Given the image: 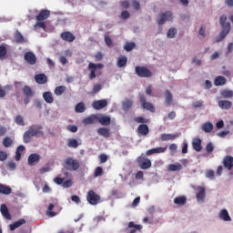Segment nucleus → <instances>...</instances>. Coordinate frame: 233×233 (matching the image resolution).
<instances>
[{
    "label": "nucleus",
    "mask_w": 233,
    "mask_h": 233,
    "mask_svg": "<svg viewBox=\"0 0 233 233\" xmlns=\"http://www.w3.org/2000/svg\"><path fill=\"white\" fill-rule=\"evenodd\" d=\"M219 25L222 27V30L219 34V38L217 39V42L223 41L230 34L231 25L229 22H227V15H222L219 18Z\"/></svg>",
    "instance_id": "nucleus-1"
},
{
    "label": "nucleus",
    "mask_w": 233,
    "mask_h": 233,
    "mask_svg": "<svg viewBox=\"0 0 233 233\" xmlns=\"http://www.w3.org/2000/svg\"><path fill=\"white\" fill-rule=\"evenodd\" d=\"M105 68L103 64H94L90 62L87 66V69L89 70L88 78L93 80L97 77V76H101V70Z\"/></svg>",
    "instance_id": "nucleus-2"
},
{
    "label": "nucleus",
    "mask_w": 233,
    "mask_h": 233,
    "mask_svg": "<svg viewBox=\"0 0 233 233\" xmlns=\"http://www.w3.org/2000/svg\"><path fill=\"white\" fill-rule=\"evenodd\" d=\"M63 167L66 170H69V172H76V170H79V167H81V164H79V160L74 159L73 157H67L63 164Z\"/></svg>",
    "instance_id": "nucleus-3"
},
{
    "label": "nucleus",
    "mask_w": 233,
    "mask_h": 233,
    "mask_svg": "<svg viewBox=\"0 0 233 233\" xmlns=\"http://www.w3.org/2000/svg\"><path fill=\"white\" fill-rule=\"evenodd\" d=\"M86 201L92 206L99 205V203H101V196L91 189L87 192Z\"/></svg>",
    "instance_id": "nucleus-4"
},
{
    "label": "nucleus",
    "mask_w": 233,
    "mask_h": 233,
    "mask_svg": "<svg viewBox=\"0 0 233 233\" xmlns=\"http://www.w3.org/2000/svg\"><path fill=\"white\" fill-rule=\"evenodd\" d=\"M174 19V14L172 11H166L164 13H160L157 18V25H165L167 21H172Z\"/></svg>",
    "instance_id": "nucleus-5"
},
{
    "label": "nucleus",
    "mask_w": 233,
    "mask_h": 233,
    "mask_svg": "<svg viewBox=\"0 0 233 233\" xmlns=\"http://www.w3.org/2000/svg\"><path fill=\"white\" fill-rule=\"evenodd\" d=\"M135 73L138 77H152V71H150V69H148L147 66H136Z\"/></svg>",
    "instance_id": "nucleus-6"
},
{
    "label": "nucleus",
    "mask_w": 233,
    "mask_h": 233,
    "mask_svg": "<svg viewBox=\"0 0 233 233\" xmlns=\"http://www.w3.org/2000/svg\"><path fill=\"white\" fill-rule=\"evenodd\" d=\"M139 101L144 110H148L149 112H156V107L154 106V104L147 102V97L145 96V95H141L139 96Z\"/></svg>",
    "instance_id": "nucleus-7"
},
{
    "label": "nucleus",
    "mask_w": 233,
    "mask_h": 233,
    "mask_svg": "<svg viewBox=\"0 0 233 233\" xmlns=\"http://www.w3.org/2000/svg\"><path fill=\"white\" fill-rule=\"evenodd\" d=\"M137 162L142 170H147V168L152 167V161L145 157H138Z\"/></svg>",
    "instance_id": "nucleus-8"
},
{
    "label": "nucleus",
    "mask_w": 233,
    "mask_h": 233,
    "mask_svg": "<svg viewBox=\"0 0 233 233\" xmlns=\"http://www.w3.org/2000/svg\"><path fill=\"white\" fill-rule=\"evenodd\" d=\"M141 232L143 230V226L140 224H136L134 221H131L127 225V228H126L127 233H137Z\"/></svg>",
    "instance_id": "nucleus-9"
},
{
    "label": "nucleus",
    "mask_w": 233,
    "mask_h": 233,
    "mask_svg": "<svg viewBox=\"0 0 233 233\" xmlns=\"http://www.w3.org/2000/svg\"><path fill=\"white\" fill-rule=\"evenodd\" d=\"M106 106H108V101L106 99L96 100L92 104V107L95 110H103Z\"/></svg>",
    "instance_id": "nucleus-10"
},
{
    "label": "nucleus",
    "mask_w": 233,
    "mask_h": 233,
    "mask_svg": "<svg viewBox=\"0 0 233 233\" xmlns=\"http://www.w3.org/2000/svg\"><path fill=\"white\" fill-rule=\"evenodd\" d=\"M222 165L227 170H232V168H233V157L230 156V155H227L226 157H224L223 161H222Z\"/></svg>",
    "instance_id": "nucleus-11"
},
{
    "label": "nucleus",
    "mask_w": 233,
    "mask_h": 233,
    "mask_svg": "<svg viewBox=\"0 0 233 233\" xmlns=\"http://www.w3.org/2000/svg\"><path fill=\"white\" fill-rule=\"evenodd\" d=\"M41 127L39 126H31L28 129L31 135H33V137H39L41 136H44V132L41 131Z\"/></svg>",
    "instance_id": "nucleus-12"
},
{
    "label": "nucleus",
    "mask_w": 233,
    "mask_h": 233,
    "mask_svg": "<svg viewBox=\"0 0 233 233\" xmlns=\"http://www.w3.org/2000/svg\"><path fill=\"white\" fill-rule=\"evenodd\" d=\"M60 37L63 41H66L67 43H73V41H76V35H74L70 31L63 32L60 35Z\"/></svg>",
    "instance_id": "nucleus-13"
},
{
    "label": "nucleus",
    "mask_w": 233,
    "mask_h": 233,
    "mask_svg": "<svg viewBox=\"0 0 233 233\" xmlns=\"http://www.w3.org/2000/svg\"><path fill=\"white\" fill-rule=\"evenodd\" d=\"M168 149V147H155L152 149H148L146 152V156H153V154H165L166 150Z\"/></svg>",
    "instance_id": "nucleus-14"
},
{
    "label": "nucleus",
    "mask_w": 233,
    "mask_h": 233,
    "mask_svg": "<svg viewBox=\"0 0 233 233\" xmlns=\"http://www.w3.org/2000/svg\"><path fill=\"white\" fill-rule=\"evenodd\" d=\"M50 17V10L42 9L39 14L36 15V21H46Z\"/></svg>",
    "instance_id": "nucleus-15"
},
{
    "label": "nucleus",
    "mask_w": 233,
    "mask_h": 233,
    "mask_svg": "<svg viewBox=\"0 0 233 233\" xmlns=\"http://www.w3.org/2000/svg\"><path fill=\"white\" fill-rule=\"evenodd\" d=\"M35 81L38 85H46V83H48V76L43 73L36 74L35 76Z\"/></svg>",
    "instance_id": "nucleus-16"
},
{
    "label": "nucleus",
    "mask_w": 233,
    "mask_h": 233,
    "mask_svg": "<svg viewBox=\"0 0 233 233\" xmlns=\"http://www.w3.org/2000/svg\"><path fill=\"white\" fill-rule=\"evenodd\" d=\"M24 59L28 63V65H35L37 61L35 55L32 52H26L24 56Z\"/></svg>",
    "instance_id": "nucleus-17"
},
{
    "label": "nucleus",
    "mask_w": 233,
    "mask_h": 233,
    "mask_svg": "<svg viewBox=\"0 0 233 233\" xmlns=\"http://www.w3.org/2000/svg\"><path fill=\"white\" fill-rule=\"evenodd\" d=\"M164 97L166 106H170L174 101V96H172V92H170L168 89H166L164 92Z\"/></svg>",
    "instance_id": "nucleus-18"
},
{
    "label": "nucleus",
    "mask_w": 233,
    "mask_h": 233,
    "mask_svg": "<svg viewBox=\"0 0 233 233\" xmlns=\"http://www.w3.org/2000/svg\"><path fill=\"white\" fill-rule=\"evenodd\" d=\"M40 159H41V156H39V154H37V153L31 154L28 157L29 167H34V165H35V163H39Z\"/></svg>",
    "instance_id": "nucleus-19"
},
{
    "label": "nucleus",
    "mask_w": 233,
    "mask_h": 233,
    "mask_svg": "<svg viewBox=\"0 0 233 233\" xmlns=\"http://www.w3.org/2000/svg\"><path fill=\"white\" fill-rule=\"evenodd\" d=\"M181 134H162L160 136L161 141H174V139H177Z\"/></svg>",
    "instance_id": "nucleus-20"
},
{
    "label": "nucleus",
    "mask_w": 233,
    "mask_h": 233,
    "mask_svg": "<svg viewBox=\"0 0 233 233\" xmlns=\"http://www.w3.org/2000/svg\"><path fill=\"white\" fill-rule=\"evenodd\" d=\"M98 117L97 115H91L86 118H84L83 123L84 125H96L97 123Z\"/></svg>",
    "instance_id": "nucleus-21"
},
{
    "label": "nucleus",
    "mask_w": 233,
    "mask_h": 233,
    "mask_svg": "<svg viewBox=\"0 0 233 233\" xmlns=\"http://www.w3.org/2000/svg\"><path fill=\"white\" fill-rule=\"evenodd\" d=\"M218 218L222 219V221H232V218H230V215H228V211L226 208L220 210Z\"/></svg>",
    "instance_id": "nucleus-22"
},
{
    "label": "nucleus",
    "mask_w": 233,
    "mask_h": 233,
    "mask_svg": "<svg viewBox=\"0 0 233 233\" xmlns=\"http://www.w3.org/2000/svg\"><path fill=\"white\" fill-rule=\"evenodd\" d=\"M218 106L222 110H228L229 108H232V102L229 100H220L218 101Z\"/></svg>",
    "instance_id": "nucleus-23"
},
{
    "label": "nucleus",
    "mask_w": 233,
    "mask_h": 233,
    "mask_svg": "<svg viewBox=\"0 0 233 233\" xmlns=\"http://www.w3.org/2000/svg\"><path fill=\"white\" fill-rule=\"evenodd\" d=\"M192 147L196 152H201L203 147L201 146V138H194L192 141Z\"/></svg>",
    "instance_id": "nucleus-24"
},
{
    "label": "nucleus",
    "mask_w": 233,
    "mask_h": 233,
    "mask_svg": "<svg viewBox=\"0 0 233 233\" xmlns=\"http://www.w3.org/2000/svg\"><path fill=\"white\" fill-rule=\"evenodd\" d=\"M134 105V102L128 98H126L123 102H122V109L124 110V112H128L129 108H131Z\"/></svg>",
    "instance_id": "nucleus-25"
},
{
    "label": "nucleus",
    "mask_w": 233,
    "mask_h": 233,
    "mask_svg": "<svg viewBox=\"0 0 233 233\" xmlns=\"http://www.w3.org/2000/svg\"><path fill=\"white\" fill-rule=\"evenodd\" d=\"M137 132L138 134H140L141 136H147V134H148V132H150V129L148 128V126L146 124H141L138 126L137 127Z\"/></svg>",
    "instance_id": "nucleus-26"
},
{
    "label": "nucleus",
    "mask_w": 233,
    "mask_h": 233,
    "mask_svg": "<svg viewBox=\"0 0 233 233\" xmlns=\"http://www.w3.org/2000/svg\"><path fill=\"white\" fill-rule=\"evenodd\" d=\"M0 212L4 216V218H5V219H12V215H10L8 208L5 204L1 205Z\"/></svg>",
    "instance_id": "nucleus-27"
},
{
    "label": "nucleus",
    "mask_w": 233,
    "mask_h": 233,
    "mask_svg": "<svg viewBox=\"0 0 233 233\" xmlns=\"http://www.w3.org/2000/svg\"><path fill=\"white\" fill-rule=\"evenodd\" d=\"M215 86H223V85H227V78L223 76H218L214 80Z\"/></svg>",
    "instance_id": "nucleus-28"
},
{
    "label": "nucleus",
    "mask_w": 233,
    "mask_h": 233,
    "mask_svg": "<svg viewBox=\"0 0 233 233\" xmlns=\"http://www.w3.org/2000/svg\"><path fill=\"white\" fill-rule=\"evenodd\" d=\"M43 99L46 101V103H48L51 105V103H54V96L52 95V92L46 91L43 93Z\"/></svg>",
    "instance_id": "nucleus-29"
},
{
    "label": "nucleus",
    "mask_w": 233,
    "mask_h": 233,
    "mask_svg": "<svg viewBox=\"0 0 233 233\" xmlns=\"http://www.w3.org/2000/svg\"><path fill=\"white\" fill-rule=\"evenodd\" d=\"M25 97H34V90L29 86H25L22 89Z\"/></svg>",
    "instance_id": "nucleus-30"
},
{
    "label": "nucleus",
    "mask_w": 233,
    "mask_h": 233,
    "mask_svg": "<svg viewBox=\"0 0 233 233\" xmlns=\"http://www.w3.org/2000/svg\"><path fill=\"white\" fill-rule=\"evenodd\" d=\"M206 191L205 187H198V192L197 193V201H205Z\"/></svg>",
    "instance_id": "nucleus-31"
},
{
    "label": "nucleus",
    "mask_w": 233,
    "mask_h": 233,
    "mask_svg": "<svg viewBox=\"0 0 233 233\" xmlns=\"http://www.w3.org/2000/svg\"><path fill=\"white\" fill-rule=\"evenodd\" d=\"M98 122H100V124L103 125V127H108V125H110V123H112V120L110 119V116H102L100 117H98Z\"/></svg>",
    "instance_id": "nucleus-32"
},
{
    "label": "nucleus",
    "mask_w": 233,
    "mask_h": 233,
    "mask_svg": "<svg viewBox=\"0 0 233 233\" xmlns=\"http://www.w3.org/2000/svg\"><path fill=\"white\" fill-rule=\"evenodd\" d=\"M203 132H206V134H210L212 130H214V125L210 122H206L201 127Z\"/></svg>",
    "instance_id": "nucleus-33"
},
{
    "label": "nucleus",
    "mask_w": 233,
    "mask_h": 233,
    "mask_svg": "<svg viewBox=\"0 0 233 233\" xmlns=\"http://www.w3.org/2000/svg\"><path fill=\"white\" fill-rule=\"evenodd\" d=\"M174 204L178 205L179 207L187 204V197L179 196L174 198Z\"/></svg>",
    "instance_id": "nucleus-34"
},
{
    "label": "nucleus",
    "mask_w": 233,
    "mask_h": 233,
    "mask_svg": "<svg viewBox=\"0 0 233 233\" xmlns=\"http://www.w3.org/2000/svg\"><path fill=\"white\" fill-rule=\"evenodd\" d=\"M98 136H102V137H110V129L106 127H100L97 129Z\"/></svg>",
    "instance_id": "nucleus-35"
},
{
    "label": "nucleus",
    "mask_w": 233,
    "mask_h": 233,
    "mask_svg": "<svg viewBox=\"0 0 233 233\" xmlns=\"http://www.w3.org/2000/svg\"><path fill=\"white\" fill-rule=\"evenodd\" d=\"M25 223H26V220H25V218L19 219L18 221H15L9 226L10 230H15V228H19V227H21V225H25Z\"/></svg>",
    "instance_id": "nucleus-36"
},
{
    "label": "nucleus",
    "mask_w": 233,
    "mask_h": 233,
    "mask_svg": "<svg viewBox=\"0 0 233 233\" xmlns=\"http://www.w3.org/2000/svg\"><path fill=\"white\" fill-rule=\"evenodd\" d=\"M0 194H5V196H8L12 194V188L8 186L0 184Z\"/></svg>",
    "instance_id": "nucleus-37"
},
{
    "label": "nucleus",
    "mask_w": 233,
    "mask_h": 233,
    "mask_svg": "<svg viewBox=\"0 0 233 233\" xmlns=\"http://www.w3.org/2000/svg\"><path fill=\"white\" fill-rule=\"evenodd\" d=\"M183 168V166H181V164H170L167 167V170H169V172H179V170H181Z\"/></svg>",
    "instance_id": "nucleus-38"
},
{
    "label": "nucleus",
    "mask_w": 233,
    "mask_h": 233,
    "mask_svg": "<svg viewBox=\"0 0 233 233\" xmlns=\"http://www.w3.org/2000/svg\"><path fill=\"white\" fill-rule=\"evenodd\" d=\"M220 96L224 97V99H231L233 96V91L228 89H223L220 91Z\"/></svg>",
    "instance_id": "nucleus-39"
},
{
    "label": "nucleus",
    "mask_w": 233,
    "mask_h": 233,
    "mask_svg": "<svg viewBox=\"0 0 233 233\" xmlns=\"http://www.w3.org/2000/svg\"><path fill=\"white\" fill-rule=\"evenodd\" d=\"M67 147L69 148H77V147H79V142L76 138H69L67 140Z\"/></svg>",
    "instance_id": "nucleus-40"
},
{
    "label": "nucleus",
    "mask_w": 233,
    "mask_h": 233,
    "mask_svg": "<svg viewBox=\"0 0 233 233\" xmlns=\"http://www.w3.org/2000/svg\"><path fill=\"white\" fill-rule=\"evenodd\" d=\"M65 92H66V86H58L55 88L54 93L56 96H63V94H65Z\"/></svg>",
    "instance_id": "nucleus-41"
},
{
    "label": "nucleus",
    "mask_w": 233,
    "mask_h": 233,
    "mask_svg": "<svg viewBox=\"0 0 233 233\" xmlns=\"http://www.w3.org/2000/svg\"><path fill=\"white\" fill-rule=\"evenodd\" d=\"M127 62H128V59L127 58V56H123L118 57V60H117L118 68H123V66H125Z\"/></svg>",
    "instance_id": "nucleus-42"
},
{
    "label": "nucleus",
    "mask_w": 233,
    "mask_h": 233,
    "mask_svg": "<svg viewBox=\"0 0 233 233\" xmlns=\"http://www.w3.org/2000/svg\"><path fill=\"white\" fill-rule=\"evenodd\" d=\"M54 207H56L54 204L48 206L46 210V216H48V218H56V216H57V213L52 211L54 210Z\"/></svg>",
    "instance_id": "nucleus-43"
},
{
    "label": "nucleus",
    "mask_w": 233,
    "mask_h": 233,
    "mask_svg": "<svg viewBox=\"0 0 233 233\" xmlns=\"http://www.w3.org/2000/svg\"><path fill=\"white\" fill-rule=\"evenodd\" d=\"M75 110L78 114H83V112H85L86 110V107L85 106V103L80 102V103L76 104Z\"/></svg>",
    "instance_id": "nucleus-44"
},
{
    "label": "nucleus",
    "mask_w": 233,
    "mask_h": 233,
    "mask_svg": "<svg viewBox=\"0 0 233 233\" xmlns=\"http://www.w3.org/2000/svg\"><path fill=\"white\" fill-rule=\"evenodd\" d=\"M15 43H25V36L21 34V32L16 31L15 33Z\"/></svg>",
    "instance_id": "nucleus-45"
},
{
    "label": "nucleus",
    "mask_w": 233,
    "mask_h": 233,
    "mask_svg": "<svg viewBox=\"0 0 233 233\" xmlns=\"http://www.w3.org/2000/svg\"><path fill=\"white\" fill-rule=\"evenodd\" d=\"M32 137H34V135L29 130L25 131L23 137L24 143H30Z\"/></svg>",
    "instance_id": "nucleus-46"
},
{
    "label": "nucleus",
    "mask_w": 233,
    "mask_h": 233,
    "mask_svg": "<svg viewBox=\"0 0 233 233\" xmlns=\"http://www.w3.org/2000/svg\"><path fill=\"white\" fill-rule=\"evenodd\" d=\"M134 48H136V43L134 42H127L124 46V50H126V52H132Z\"/></svg>",
    "instance_id": "nucleus-47"
},
{
    "label": "nucleus",
    "mask_w": 233,
    "mask_h": 233,
    "mask_svg": "<svg viewBox=\"0 0 233 233\" xmlns=\"http://www.w3.org/2000/svg\"><path fill=\"white\" fill-rule=\"evenodd\" d=\"M3 145L5 148H10V147L14 145V140L9 137H6L3 139Z\"/></svg>",
    "instance_id": "nucleus-48"
},
{
    "label": "nucleus",
    "mask_w": 233,
    "mask_h": 233,
    "mask_svg": "<svg viewBox=\"0 0 233 233\" xmlns=\"http://www.w3.org/2000/svg\"><path fill=\"white\" fill-rule=\"evenodd\" d=\"M6 54H7V50H6V46H0V59H6Z\"/></svg>",
    "instance_id": "nucleus-49"
},
{
    "label": "nucleus",
    "mask_w": 233,
    "mask_h": 233,
    "mask_svg": "<svg viewBox=\"0 0 233 233\" xmlns=\"http://www.w3.org/2000/svg\"><path fill=\"white\" fill-rule=\"evenodd\" d=\"M176 34H177V30L174 27L170 28L167 33V36L169 39H174V37H176Z\"/></svg>",
    "instance_id": "nucleus-50"
},
{
    "label": "nucleus",
    "mask_w": 233,
    "mask_h": 233,
    "mask_svg": "<svg viewBox=\"0 0 233 233\" xmlns=\"http://www.w3.org/2000/svg\"><path fill=\"white\" fill-rule=\"evenodd\" d=\"M15 121L16 125H19L20 127H25V118L21 116H16L15 118Z\"/></svg>",
    "instance_id": "nucleus-51"
},
{
    "label": "nucleus",
    "mask_w": 233,
    "mask_h": 233,
    "mask_svg": "<svg viewBox=\"0 0 233 233\" xmlns=\"http://www.w3.org/2000/svg\"><path fill=\"white\" fill-rule=\"evenodd\" d=\"M134 121L136 123H142L143 125H145V123H148V119H146L143 116H137L134 118Z\"/></svg>",
    "instance_id": "nucleus-52"
},
{
    "label": "nucleus",
    "mask_w": 233,
    "mask_h": 233,
    "mask_svg": "<svg viewBox=\"0 0 233 233\" xmlns=\"http://www.w3.org/2000/svg\"><path fill=\"white\" fill-rule=\"evenodd\" d=\"M94 176H95V177H99L100 176H103V167H97L95 169Z\"/></svg>",
    "instance_id": "nucleus-53"
},
{
    "label": "nucleus",
    "mask_w": 233,
    "mask_h": 233,
    "mask_svg": "<svg viewBox=\"0 0 233 233\" xmlns=\"http://www.w3.org/2000/svg\"><path fill=\"white\" fill-rule=\"evenodd\" d=\"M215 174H216V173L214 172V170L209 169V170H208L207 173H206V177H208V179H214Z\"/></svg>",
    "instance_id": "nucleus-54"
},
{
    "label": "nucleus",
    "mask_w": 233,
    "mask_h": 233,
    "mask_svg": "<svg viewBox=\"0 0 233 233\" xmlns=\"http://www.w3.org/2000/svg\"><path fill=\"white\" fill-rule=\"evenodd\" d=\"M206 152H208V154H211V152H214V145H212L211 142L208 143V145L206 146Z\"/></svg>",
    "instance_id": "nucleus-55"
},
{
    "label": "nucleus",
    "mask_w": 233,
    "mask_h": 233,
    "mask_svg": "<svg viewBox=\"0 0 233 233\" xmlns=\"http://www.w3.org/2000/svg\"><path fill=\"white\" fill-rule=\"evenodd\" d=\"M72 185H74V182L72 181V179H68L63 183L62 187H64V188H70Z\"/></svg>",
    "instance_id": "nucleus-56"
},
{
    "label": "nucleus",
    "mask_w": 233,
    "mask_h": 233,
    "mask_svg": "<svg viewBox=\"0 0 233 233\" xmlns=\"http://www.w3.org/2000/svg\"><path fill=\"white\" fill-rule=\"evenodd\" d=\"M101 88H103V87L101 86V84H96V85L93 86L92 94H97V92H100Z\"/></svg>",
    "instance_id": "nucleus-57"
},
{
    "label": "nucleus",
    "mask_w": 233,
    "mask_h": 233,
    "mask_svg": "<svg viewBox=\"0 0 233 233\" xmlns=\"http://www.w3.org/2000/svg\"><path fill=\"white\" fill-rule=\"evenodd\" d=\"M8 158V153L5 151H0V161H6Z\"/></svg>",
    "instance_id": "nucleus-58"
},
{
    "label": "nucleus",
    "mask_w": 233,
    "mask_h": 233,
    "mask_svg": "<svg viewBox=\"0 0 233 233\" xmlns=\"http://www.w3.org/2000/svg\"><path fill=\"white\" fill-rule=\"evenodd\" d=\"M35 28H46V25L43 21H37V23L35 25Z\"/></svg>",
    "instance_id": "nucleus-59"
},
{
    "label": "nucleus",
    "mask_w": 233,
    "mask_h": 233,
    "mask_svg": "<svg viewBox=\"0 0 233 233\" xmlns=\"http://www.w3.org/2000/svg\"><path fill=\"white\" fill-rule=\"evenodd\" d=\"M66 130H68L69 132H72V133H76V132H77V127L74 126V125H69L66 127Z\"/></svg>",
    "instance_id": "nucleus-60"
},
{
    "label": "nucleus",
    "mask_w": 233,
    "mask_h": 233,
    "mask_svg": "<svg viewBox=\"0 0 233 233\" xmlns=\"http://www.w3.org/2000/svg\"><path fill=\"white\" fill-rule=\"evenodd\" d=\"M193 108H201L203 106V101H196L192 103Z\"/></svg>",
    "instance_id": "nucleus-61"
},
{
    "label": "nucleus",
    "mask_w": 233,
    "mask_h": 233,
    "mask_svg": "<svg viewBox=\"0 0 233 233\" xmlns=\"http://www.w3.org/2000/svg\"><path fill=\"white\" fill-rule=\"evenodd\" d=\"M100 163H106L108 161V156L101 154L99 157Z\"/></svg>",
    "instance_id": "nucleus-62"
},
{
    "label": "nucleus",
    "mask_w": 233,
    "mask_h": 233,
    "mask_svg": "<svg viewBox=\"0 0 233 233\" xmlns=\"http://www.w3.org/2000/svg\"><path fill=\"white\" fill-rule=\"evenodd\" d=\"M54 182H55L56 185H63V183H65V178L56 177L54 179Z\"/></svg>",
    "instance_id": "nucleus-63"
},
{
    "label": "nucleus",
    "mask_w": 233,
    "mask_h": 233,
    "mask_svg": "<svg viewBox=\"0 0 233 233\" xmlns=\"http://www.w3.org/2000/svg\"><path fill=\"white\" fill-rule=\"evenodd\" d=\"M105 43L109 47L113 46L112 38H110L109 36H105Z\"/></svg>",
    "instance_id": "nucleus-64"
}]
</instances>
